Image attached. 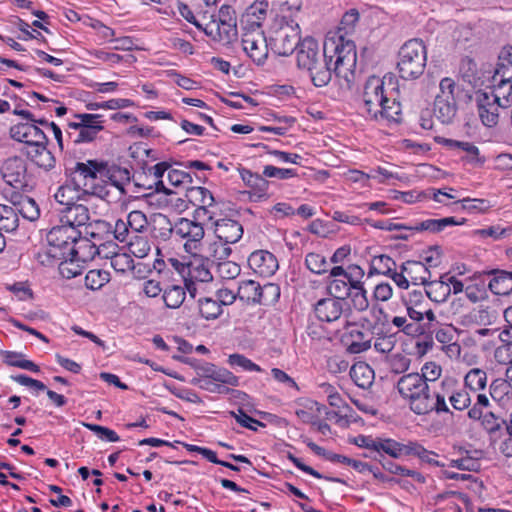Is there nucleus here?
<instances>
[{"label":"nucleus","mask_w":512,"mask_h":512,"mask_svg":"<svg viewBox=\"0 0 512 512\" xmlns=\"http://www.w3.org/2000/svg\"><path fill=\"white\" fill-rule=\"evenodd\" d=\"M104 117L94 113H75L65 129L68 144L78 145L93 142L104 130Z\"/></svg>","instance_id":"3"},{"label":"nucleus","mask_w":512,"mask_h":512,"mask_svg":"<svg viewBox=\"0 0 512 512\" xmlns=\"http://www.w3.org/2000/svg\"><path fill=\"white\" fill-rule=\"evenodd\" d=\"M492 81L496 91L507 87V93H502V97L507 101L512 100V45L500 50Z\"/></svg>","instance_id":"11"},{"label":"nucleus","mask_w":512,"mask_h":512,"mask_svg":"<svg viewBox=\"0 0 512 512\" xmlns=\"http://www.w3.org/2000/svg\"><path fill=\"white\" fill-rule=\"evenodd\" d=\"M228 364L233 368H239L247 372H262V368L242 354L234 353L229 355Z\"/></svg>","instance_id":"51"},{"label":"nucleus","mask_w":512,"mask_h":512,"mask_svg":"<svg viewBox=\"0 0 512 512\" xmlns=\"http://www.w3.org/2000/svg\"><path fill=\"white\" fill-rule=\"evenodd\" d=\"M460 91L456 82L445 77L439 83V93L433 103V116L443 125H450L454 122L458 106L456 96Z\"/></svg>","instance_id":"7"},{"label":"nucleus","mask_w":512,"mask_h":512,"mask_svg":"<svg viewBox=\"0 0 512 512\" xmlns=\"http://www.w3.org/2000/svg\"><path fill=\"white\" fill-rule=\"evenodd\" d=\"M427 62V49L421 39L406 41L398 52L397 70L403 80H416L423 75Z\"/></svg>","instance_id":"2"},{"label":"nucleus","mask_w":512,"mask_h":512,"mask_svg":"<svg viewBox=\"0 0 512 512\" xmlns=\"http://www.w3.org/2000/svg\"><path fill=\"white\" fill-rule=\"evenodd\" d=\"M375 380V373L372 367L363 361L354 362V386L359 391H354V396H362L364 399L372 400L374 392L372 390Z\"/></svg>","instance_id":"15"},{"label":"nucleus","mask_w":512,"mask_h":512,"mask_svg":"<svg viewBox=\"0 0 512 512\" xmlns=\"http://www.w3.org/2000/svg\"><path fill=\"white\" fill-rule=\"evenodd\" d=\"M110 281V273L106 270L93 269L85 276V286L90 290H99Z\"/></svg>","instance_id":"49"},{"label":"nucleus","mask_w":512,"mask_h":512,"mask_svg":"<svg viewBox=\"0 0 512 512\" xmlns=\"http://www.w3.org/2000/svg\"><path fill=\"white\" fill-rule=\"evenodd\" d=\"M61 260L58 266L59 274L65 279H72L79 276L84 270L85 263L72 257V255L58 256Z\"/></svg>","instance_id":"37"},{"label":"nucleus","mask_w":512,"mask_h":512,"mask_svg":"<svg viewBox=\"0 0 512 512\" xmlns=\"http://www.w3.org/2000/svg\"><path fill=\"white\" fill-rule=\"evenodd\" d=\"M352 290V275L343 269L342 266H335L329 274V293L336 299L345 302Z\"/></svg>","instance_id":"17"},{"label":"nucleus","mask_w":512,"mask_h":512,"mask_svg":"<svg viewBox=\"0 0 512 512\" xmlns=\"http://www.w3.org/2000/svg\"><path fill=\"white\" fill-rule=\"evenodd\" d=\"M482 275L494 276L488 284V287L493 294L510 295L512 293V276H510L508 271L494 269L490 271H483L481 273L476 272L472 278L476 280Z\"/></svg>","instance_id":"24"},{"label":"nucleus","mask_w":512,"mask_h":512,"mask_svg":"<svg viewBox=\"0 0 512 512\" xmlns=\"http://www.w3.org/2000/svg\"><path fill=\"white\" fill-rule=\"evenodd\" d=\"M35 123L28 121L12 126L10 129L11 137L18 142L24 143L25 148L40 143H47L48 139L45 133Z\"/></svg>","instance_id":"18"},{"label":"nucleus","mask_w":512,"mask_h":512,"mask_svg":"<svg viewBox=\"0 0 512 512\" xmlns=\"http://www.w3.org/2000/svg\"><path fill=\"white\" fill-rule=\"evenodd\" d=\"M241 42L243 50L255 64H264L270 44L263 30H242Z\"/></svg>","instance_id":"12"},{"label":"nucleus","mask_w":512,"mask_h":512,"mask_svg":"<svg viewBox=\"0 0 512 512\" xmlns=\"http://www.w3.org/2000/svg\"><path fill=\"white\" fill-rule=\"evenodd\" d=\"M459 71L464 81L470 84L475 83L478 79L477 64L474 59L469 56H465L461 59Z\"/></svg>","instance_id":"55"},{"label":"nucleus","mask_w":512,"mask_h":512,"mask_svg":"<svg viewBox=\"0 0 512 512\" xmlns=\"http://www.w3.org/2000/svg\"><path fill=\"white\" fill-rule=\"evenodd\" d=\"M174 235L185 240L184 249L187 253L196 256L201 251L203 238L205 236L202 223L195 222L188 218H180L174 224Z\"/></svg>","instance_id":"10"},{"label":"nucleus","mask_w":512,"mask_h":512,"mask_svg":"<svg viewBox=\"0 0 512 512\" xmlns=\"http://www.w3.org/2000/svg\"><path fill=\"white\" fill-rule=\"evenodd\" d=\"M1 173L4 181L16 189L27 185V164L21 157L8 158L2 165Z\"/></svg>","instance_id":"14"},{"label":"nucleus","mask_w":512,"mask_h":512,"mask_svg":"<svg viewBox=\"0 0 512 512\" xmlns=\"http://www.w3.org/2000/svg\"><path fill=\"white\" fill-rule=\"evenodd\" d=\"M207 252V256L211 257L216 264L218 261L228 259L232 253V249L230 244L218 240L209 244Z\"/></svg>","instance_id":"52"},{"label":"nucleus","mask_w":512,"mask_h":512,"mask_svg":"<svg viewBox=\"0 0 512 512\" xmlns=\"http://www.w3.org/2000/svg\"><path fill=\"white\" fill-rule=\"evenodd\" d=\"M167 179L174 187H187L192 183L190 173L179 169H170L167 174Z\"/></svg>","instance_id":"64"},{"label":"nucleus","mask_w":512,"mask_h":512,"mask_svg":"<svg viewBox=\"0 0 512 512\" xmlns=\"http://www.w3.org/2000/svg\"><path fill=\"white\" fill-rule=\"evenodd\" d=\"M105 180L106 178L104 177V174H101L95 179V181H92L91 183H83V192L96 196L108 203L118 201L117 197L113 194L112 189Z\"/></svg>","instance_id":"32"},{"label":"nucleus","mask_w":512,"mask_h":512,"mask_svg":"<svg viewBox=\"0 0 512 512\" xmlns=\"http://www.w3.org/2000/svg\"><path fill=\"white\" fill-rule=\"evenodd\" d=\"M97 244L98 240H95L92 236L91 238H88L80 235L79 238L75 240L68 255L77 257V259L86 264L88 261H91L96 257L98 252L96 249Z\"/></svg>","instance_id":"30"},{"label":"nucleus","mask_w":512,"mask_h":512,"mask_svg":"<svg viewBox=\"0 0 512 512\" xmlns=\"http://www.w3.org/2000/svg\"><path fill=\"white\" fill-rule=\"evenodd\" d=\"M299 408L296 409L295 414L303 423H309L315 425L319 418V406L318 403L305 399L299 403Z\"/></svg>","instance_id":"39"},{"label":"nucleus","mask_w":512,"mask_h":512,"mask_svg":"<svg viewBox=\"0 0 512 512\" xmlns=\"http://www.w3.org/2000/svg\"><path fill=\"white\" fill-rule=\"evenodd\" d=\"M394 75H385L383 79L371 76L365 83L362 102L364 109L371 119H377L378 115L382 118H392V112L387 109V103L390 99L386 96L384 85L388 81L393 84Z\"/></svg>","instance_id":"5"},{"label":"nucleus","mask_w":512,"mask_h":512,"mask_svg":"<svg viewBox=\"0 0 512 512\" xmlns=\"http://www.w3.org/2000/svg\"><path fill=\"white\" fill-rule=\"evenodd\" d=\"M352 9L344 13L339 25L327 32L323 43V56L312 37L304 38L297 51L299 69L309 73L316 87H324L331 80V67L343 88L352 87Z\"/></svg>","instance_id":"1"},{"label":"nucleus","mask_w":512,"mask_h":512,"mask_svg":"<svg viewBox=\"0 0 512 512\" xmlns=\"http://www.w3.org/2000/svg\"><path fill=\"white\" fill-rule=\"evenodd\" d=\"M188 275L186 278L209 284L213 280V275L204 263L190 264L187 266Z\"/></svg>","instance_id":"53"},{"label":"nucleus","mask_w":512,"mask_h":512,"mask_svg":"<svg viewBox=\"0 0 512 512\" xmlns=\"http://www.w3.org/2000/svg\"><path fill=\"white\" fill-rule=\"evenodd\" d=\"M186 196L188 200L197 207L215 206V199L212 193L205 187H187Z\"/></svg>","instance_id":"40"},{"label":"nucleus","mask_w":512,"mask_h":512,"mask_svg":"<svg viewBox=\"0 0 512 512\" xmlns=\"http://www.w3.org/2000/svg\"><path fill=\"white\" fill-rule=\"evenodd\" d=\"M378 443L379 454L378 459L385 458L382 453L389 455L392 458H399L403 455L404 444L397 442L391 438H380Z\"/></svg>","instance_id":"48"},{"label":"nucleus","mask_w":512,"mask_h":512,"mask_svg":"<svg viewBox=\"0 0 512 512\" xmlns=\"http://www.w3.org/2000/svg\"><path fill=\"white\" fill-rule=\"evenodd\" d=\"M486 382V372L480 368H473L466 374L464 378V388H469L471 391L476 392L483 390L486 387Z\"/></svg>","instance_id":"47"},{"label":"nucleus","mask_w":512,"mask_h":512,"mask_svg":"<svg viewBox=\"0 0 512 512\" xmlns=\"http://www.w3.org/2000/svg\"><path fill=\"white\" fill-rule=\"evenodd\" d=\"M480 421L482 428L487 432L491 442H496L502 437L505 419L497 416L493 412H486L483 413V417H481Z\"/></svg>","instance_id":"36"},{"label":"nucleus","mask_w":512,"mask_h":512,"mask_svg":"<svg viewBox=\"0 0 512 512\" xmlns=\"http://www.w3.org/2000/svg\"><path fill=\"white\" fill-rule=\"evenodd\" d=\"M467 222L466 218L457 220L455 217H445L441 219H427L421 221L414 226H409V231L422 232L428 231L433 234L442 232L448 226L464 225Z\"/></svg>","instance_id":"29"},{"label":"nucleus","mask_w":512,"mask_h":512,"mask_svg":"<svg viewBox=\"0 0 512 512\" xmlns=\"http://www.w3.org/2000/svg\"><path fill=\"white\" fill-rule=\"evenodd\" d=\"M443 256V250L439 245L429 246L427 249L423 250L420 255L422 262L425 263V266L428 268L438 267L441 264V259Z\"/></svg>","instance_id":"56"},{"label":"nucleus","mask_w":512,"mask_h":512,"mask_svg":"<svg viewBox=\"0 0 512 512\" xmlns=\"http://www.w3.org/2000/svg\"><path fill=\"white\" fill-rule=\"evenodd\" d=\"M216 238L226 244H235L243 236V227L235 219L221 218L213 223Z\"/></svg>","instance_id":"21"},{"label":"nucleus","mask_w":512,"mask_h":512,"mask_svg":"<svg viewBox=\"0 0 512 512\" xmlns=\"http://www.w3.org/2000/svg\"><path fill=\"white\" fill-rule=\"evenodd\" d=\"M497 94L488 93L486 91L479 90L476 92V104L478 114L483 125L487 127H494L498 124L499 118V107L502 93L505 91H497Z\"/></svg>","instance_id":"13"},{"label":"nucleus","mask_w":512,"mask_h":512,"mask_svg":"<svg viewBox=\"0 0 512 512\" xmlns=\"http://www.w3.org/2000/svg\"><path fill=\"white\" fill-rule=\"evenodd\" d=\"M25 153L38 167L46 171L55 168L56 159L51 151L47 149V143L27 146Z\"/></svg>","instance_id":"28"},{"label":"nucleus","mask_w":512,"mask_h":512,"mask_svg":"<svg viewBox=\"0 0 512 512\" xmlns=\"http://www.w3.org/2000/svg\"><path fill=\"white\" fill-rule=\"evenodd\" d=\"M200 315L206 320H215L221 316L223 309L215 297H200L198 299Z\"/></svg>","instance_id":"42"},{"label":"nucleus","mask_w":512,"mask_h":512,"mask_svg":"<svg viewBox=\"0 0 512 512\" xmlns=\"http://www.w3.org/2000/svg\"><path fill=\"white\" fill-rule=\"evenodd\" d=\"M110 264L116 272L120 273H125L134 268V261L127 253L118 252L117 254H114Z\"/></svg>","instance_id":"62"},{"label":"nucleus","mask_w":512,"mask_h":512,"mask_svg":"<svg viewBox=\"0 0 512 512\" xmlns=\"http://www.w3.org/2000/svg\"><path fill=\"white\" fill-rule=\"evenodd\" d=\"M103 174L113 194L120 200L126 194V186L130 184V171L118 166L106 168L104 165Z\"/></svg>","instance_id":"22"},{"label":"nucleus","mask_w":512,"mask_h":512,"mask_svg":"<svg viewBox=\"0 0 512 512\" xmlns=\"http://www.w3.org/2000/svg\"><path fill=\"white\" fill-rule=\"evenodd\" d=\"M240 176L245 185L251 188L258 198H263L267 196L269 182L266 179V177H264L263 173L260 175L257 173H253L248 169H242L240 171Z\"/></svg>","instance_id":"34"},{"label":"nucleus","mask_w":512,"mask_h":512,"mask_svg":"<svg viewBox=\"0 0 512 512\" xmlns=\"http://www.w3.org/2000/svg\"><path fill=\"white\" fill-rule=\"evenodd\" d=\"M186 297V291L184 287L178 285H172L163 291V301L168 308L176 309L179 308L184 302Z\"/></svg>","instance_id":"46"},{"label":"nucleus","mask_w":512,"mask_h":512,"mask_svg":"<svg viewBox=\"0 0 512 512\" xmlns=\"http://www.w3.org/2000/svg\"><path fill=\"white\" fill-rule=\"evenodd\" d=\"M90 219L89 210L85 205L74 204L61 210L60 223L69 225L79 230Z\"/></svg>","instance_id":"27"},{"label":"nucleus","mask_w":512,"mask_h":512,"mask_svg":"<svg viewBox=\"0 0 512 512\" xmlns=\"http://www.w3.org/2000/svg\"><path fill=\"white\" fill-rule=\"evenodd\" d=\"M449 401L452 407L458 411L467 409L471 404L470 394L465 388L452 392Z\"/></svg>","instance_id":"63"},{"label":"nucleus","mask_w":512,"mask_h":512,"mask_svg":"<svg viewBox=\"0 0 512 512\" xmlns=\"http://www.w3.org/2000/svg\"><path fill=\"white\" fill-rule=\"evenodd\" d=\"M248 265L255 274L270 277L278 270V261L274 254L267 250H256L248 258Z\"/></svg>","instance_id":"19"},{"label":"nucleus","mask_w":512,"mask_h":512,"mask_svg":"<svg viewBox=\"0 0 512 512\" xmlns=\"http://www.w3.org/2000/svg\"><path fill=\"white\" fill-rule=\"evenodd\" d=\"M299 23L286 16L277 18L270 30L269 44L278 55L288 56L300 45Z\"/></svg>","instance_id":"4"},{"label":"nucleus","mask_w":512,"mask_h":512,"mask_svg":"<svg viewBox=\"0 0 512 512\" xmlns=\"http://www.w3.org/2000/svg\"><path fill=\"white\" fill-rule=\"evenodd\" d=\"M269 4L265 0H257L250 5L242 15L240 24L242 30H263Z\"/></svg>","instance_id":"20"},{"label":"nucleus","mask_w":512,"mask_h":512,"mask_svg":"<svg viewBox=\"0 0 512 512\" xmlns=\"http://www.w3.org/2000/svg\"><path fill=\"white\" fill-rule=\"evenodd\" d=\"M80 191L73 184H63L54 194L55 200L62 206L68 207L76 204Z\"/></svg>","instance_id":"44"},{"label":"nucleus","mask_w":512,"mask_h":512,"mask_svg":"<svg viewBox=\"0 0 512 512\" xmlns=\"http://www.w3.org/2000/svg\"><path fill=\"white\" fill-rule=\"evenodd\" d=\"M259 304L261 305H273L280 298V287L275 283H266L261 285L260 289Z\"/></svg>","instance_id":"54"},{"label":"nucleus","mask_w":512,"mask_h":512,"mask_svg":"<svg viewBox=\"0 0 512 512\" xmlns=\"http://www.w3.org/2000/svg\"><path fill=\"white\" fill-rule=\"evenodd\" d=\"M344 304H346V302L336 299L334 297L321 299L315 305V315L320 321H335L343 313Z\"/></svg>","instance_id":"25"},{"label":"nucleus","mask_w":512,"mask_h":512,"mask_svg":"<svg viewBox=\"0 0 512 512\" xmlns=\"http://www.w3.org/2000/svg\"><path fill=\"white\" fill-rule=\"evenodd\" d=\"M400 273L411 280L414 285H425L431 278L430 269L422 261L407 260L400 266Z\"/></svg>","instance_id":"26"},{"label":"nucleus","mask_w":512,"mask_h":512,"mask_svg":"<svg viewBox=\"0 0 512 512\" xmlns=\"http://www.w3.org/2000/svg\"><path fill=\"white\" fill-rule=\"evenodd\" d=\"M215 266L218 276L225 280L235 279L241 272L240 266L236 262L228 259L218 261Z\"/></svg>","instance_id":"50"},{"label":"nucleus","mask_w":512,"mask_h":512,"mask_svg":"<svg viewBox=\"0 0 512 512\" xmlns=\"http://www.w3.org/2000/svg\"><path fill=\"white\" fill-rule=\"evenodd\" d=\"M128 250L135 257L144 258L149 254L151 246L146 238L136 235L129 241Z\"/></svg>","instance_id":"58"},{"label":"nucleus","mask_w":512,"mask_h":512,"mask_svg":"<svg viewBox=\"0 0 512 512\" xmlns=\"http://www.w3.org/2000/svg\"><path fill=\"white\" fill-rule=\"evenodd\" d=\"M19 226L17 209L13 206L0 204V232H13Z\"/></svg>","instance_id":"41"},{"label":"nucleus","mask_w":512,"mask_h":512,"mask_svg":"<svg viewBox=\"0 0 512 512\" xmlns=\"http://www.w3.org/2000/svg\"><path fill=\"white\" fill-rule=\"evenodd\" d=\"M418 410V415H425L429 412L436 411V413H451L447 403L446 397L444 394H440L438 392H434L433 395L429 391L427 397L424 401L418 402L415 405Z\"/></svg>","instance_id":"31"},{"label":"nucleus","mask_w":512,"mask_h":512,"mask_svg":"<svg viewBox=\"0 0 512 512\" xmlns=\"http://www.w3.org/2000/svg\"><path fill=\"white\" fill-rule=\"evenodd\" d=\"M263 175L266 178L287 180L296 177L298 174L297 170L293 168H279L273 165H266L263 168Z\"/></svg>","instance_id":"60"},{"label":"nucleus","mask_w":512,"mask_h":512,"mask_svg":"<svg viewBox=\"0 0 512 512\" xmlns=\"http://www.w3.org/2000/svg\"><path fill=\"white\" fill-rule=\"evenodd\" d=\"M446 275H442L439 280L430 279L424 285L426 296L435 303H442L447 300L451 294V286L445 281Z\"/></svg>","instance_id":"33"},{"label":"nucleus","mask_w":512,"mask_h":512,"mask_svg":"<svg viewBox=\"0 0 512 512\" xmlns=\"http://www.w3.org/2000/svg\"><path fill=\"white\" fill-rule=\"evenodd\" d=\"M126 224L132 232L141 233L148 225L146 215L140 210H133L126 216Z\"/></svg>","instance_id":"59"},{"label":"nucleus","mask_w":512,"mask_h":512,"mask_svg":"<svg viewBox=\"0 0 512 512\" xmlns=\"http://www.w3.org/2000/svg\"><path fill=\"white\" fill-rule=\"evenodd\" d=\"M82 232L72 226L60 223L54 226L46 236L49 245L48 253L51 257L68 255L75 240Z\"/></svg>","instance_id":"8"},{"label":"nucleus","mask_w":512,"mask_h":512,"mask_svg":"<svg viewBox=\"0 0 512 512\" xmlns=\"http://www.w3.org/2000/svg\"><path fill=\"white\" fill-rule=\"evenodd\" d=\"M374 323L365 316L354 318V353L365 351L371 346Z\"/></svg>","instance_id":"23"},{"label":"nucleus","mask_w":512,"mask_h":512,"mask_svg":"<svg viewBox=\"0 0 512 512\" xmlns=\"http://www.w3.org/2000/svg\"><path fill=\"white\" fill-rule=\"evenodd\" d=\"M203 32L214 41L224 44L232 42L237 35L236 12L230 5H222L218 14L210 16L204 23Z\"/></svg>","instance_id":"6"},{"label":"nucleus","mask_w":512,"mask_h":512,"mask_svg":"<svg viewBox=\"0 0 512 512\" xmlns=\"http://www.w3.org/2000/svg\"><path fill=\"white\" fill-rule=\"evenodd\" d=\"M161 13L168 16H181L189 23L193 24L197 29L203 31L204 23L206 21H199L192 10L183 2L175 0L174 3L164 7L160 10Z\"/></svg>","instance_id":"35"},{"label":"nucleus","mask_w":512,"mask_h":512,"mask_svg":"<svg viewBox=\"0 0 512 512\" xmlns=\"http://www.w3.org/2000/svg\"><path fill=\"white\" fill-rule=\"evenodd\" d=\"M17 209V216L20 214L24 219L35 221L40 216V209L34 199L22 197L17 203L13 204Z\"/></svg>","instance_id":"43"},{"label":"nucleus","mask_w":512,"mask_h":512,"mask_svg":"<svg viewBox=\"0 0 512 512\" xmlns=\"http://www.w3.org/2000/svg\"><path fill=\"white\" fill-rule=\"evenodd\" d=\"M104 164L96 160H88L87 162H78L75 166V171L79 173L84 183H91L97 177L103 174Z\"/></svg>","instance_id":"38"},{"label":"nucleus","mask_w":512,"mask_h":512,"mask_svg":"<svg viewBox=\"0 0 512 512\" xmlns=\"http://www.w3.org/2000/svg\"><path fill=\"white\" fill-rule=\"evenodd\" d=\"M91 236L95 240H98V244H97V248H96L98 250V252H97L96 256H99L100 258L110 259V261H111L114 254L118 253V251H117L118 246L112 241L104 242L100 235L95 234L93 232L91 233Z\"/></svg>","instance_id":"61"},{"label":"nucleus","mask_w":512,"mask_h":512,"mask_svg":"<svg viewBox=\"0 0 512 512\" xmlns=\"http://www.w3.org/2000/svg\"><path fill=\"white\" fill-rule=\"evenodd\" d=\"M307 268L315 274H321L328 270L329 263L326 258L319 253H308L305 258Z\"/></svg>","instance_id":"57"},{"label":"nucleus","mask_w":512,"mask_h":512,"mask_svg":"<svg viewBox=\"0 0 512 512\" xmlns=\"http://www.w3.org/2000/svg\"><path fill=\"white\" fill-rule=\"evenodd\" d=\"M397 389L400 395L409 400L410 409L417 414L415 405L422 402L427 397L430 386L425 381V376L419 373H410L403 375L397 382Z\"/></svg>","instance_id":"9"},{"label":"nucleus","mask_w":512,"mask_h":512,"mask_svg":"<svg viewBox=\"0 0 512 512\" xmlns=\"http://www.w3.org/2000/svg\"><path fill=\"white\" fill-rule=\"evenodd\" d=\"M396 262L388 255L382 254L374 257L370 265L369 275L374 273L390 277L398 287L407 289L409 281L405 275L396 271Z\"/></svg>","instance_id":"16"},{"label":"nucleus","mask_w":512,"mask_h":512,"mask_svg":"<svg viewBox=\"0 0 512 512\" xmlns=\"http://www.w3.org/2000/svg\"><path fill=\"white\" fill-rule=\"evenodd\" d=\"M261 285L254 280H244L239 283L238 297L241 300L259 304Z\"/></svg>","instance_id":"45"}]
</instances>
